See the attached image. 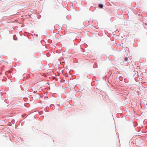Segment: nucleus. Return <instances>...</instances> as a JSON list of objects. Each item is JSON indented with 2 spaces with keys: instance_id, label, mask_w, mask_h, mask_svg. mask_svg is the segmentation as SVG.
<instances>
[{
  "instance_id": "f03ea898",
  "label": "nucleus",
  "mask_w": 147,
  "mask_h": 147,
  "mask_svg": "<svg viewBox=\"0 0 147 147\" xmlns=\"http://www.w3.org/2000/svg\"><path fill=\"white\" fill-rule=\"evenodd\" d=\"M125 61H126L128 60V58L127 57H126L124 58Z\"/></svg>"
},
{
  "instance_id": "f257e3e1",
  "label": "nucleus",
  "mask_w": 147,
  "mask_h": 147,
  "mask_svg": "<svg viewBox=\"0 0 147 147\" xmlns=\"http://www.w3.org/2000/svg\"><path fill=\"white\" fill-rule=\"evenodd\" d=\"M99 7L100 8H102L103 7L102 4H99Z\"/></svg>"
}]
</instances>
